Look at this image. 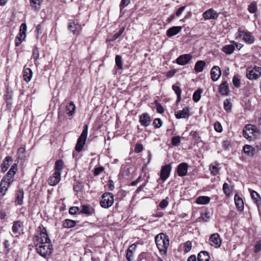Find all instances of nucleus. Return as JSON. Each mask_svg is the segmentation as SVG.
Listing matches in <instances>:
<instances>
[{
    "mask_svg": "<svg viewBox=\"0 0 261 261\" xmlns=\"http://www.w3.org/2000/svg\"><path fill=\"white\" fill-rule=\"evenodd\" d=\"M88 125L85 124L83 127L82 133L77 139L75 147V151H73L72 153V155L74 158H76L78 156V153L81 152L83 150L88 136Z\"/></svg>",
    "mask_w": 261,
    "mask_h": 261,
    "instance_id": "1",
    "label": "nucleus"
},
{
    "mask_svg": "<svg viewBox=\"0 0 261 261\" xmlns=\"http://www.w3.org/2000/svg\"><path fill=\"white\" fill-rule=\"evenodd\" d=\"M155 241L160 252L163 254H166L169 245L168 236L164 233H160L155 237Z\"/></svg>",
    "mask_w": 261,
    "mask_h": 261,
    "instance_id": "2",
    "label": "nucleus"
},
{
    "mask_svg": "<svg viewBox=\"0 0 261 261\" xmlns=\"http://www.w3.org/2000/svg\"><path fill=\"white\" fill-rule=\"evenodd\" d=\"M36 247L38 253L44 257L49 256L53 250L51 242H49V244L39 243L36 244Z\"/></svg>",
    "mask_w": 261,
    "mask_h": 261,
    "instance_id": "3",
    "label": "nucleus"
},
{
    "mask_svg": "<svg viewBox=\"0 0 261 261\" xmlns=\"http://www.w3.org/2000/svg\"><path fill=\"white\" fill-rule=\"evenodd\" d=\"M114 203V196L111 193L106 192L101 196L100 204L101 207L107 208L112 205Z\"/></svg>",
    "mask_w": 261,
    "mask_h": 261,
    "instance_id": "4",
    "label": "nucleus"
},
{
    "mask_svg": "<svg viewBox=\"0 0 261 261\" xmlns=\"http://www.w3.org/2000/svg\"><path fill=\"white\" fill-rule=\"evenodd\" d=\"M261 75V67L254 66L249 67L247 70V77L250 80H256Z\"/></svg>",
    "mask_w": 261,
    "mask_h": 261,
    "instance_id": "5",
    "label": "nucleus"
},
{
    "mask_svg": "<svg viewBox=\"0 0 261 261\" xmlns=\"http://www.w3.org/2000/svg\"><path fill=\"white\" fill-rule=\"evenodd\" d=\"M17 170V165L16 164H14L11 167L10 169L7 173V174L3 177L2 180L6 181L7 183L9 182V185L13 181V177Z\"/></svg>",
    "mask_w": 261,
    "mask_h": 261,
    "instance_id": "6",
    "label": "nucleus"
},
{
    "mask_svg": "<svg viewBox=\"0 0 261 261\" xmlns=\"http://www.w3.org/2000/svg\"><path fill=\"white\" fill-rule=\"evenodd\" d=\"M172 169L170 164H167L162 167L160 172V178L163 181L166 180L169 176Z\"/></svg>",
    "mask_w": 261,
    "mask_h": 261,
    "instance_id": "7",
    "label": "nucleus"
},
{
    "mask_svg": "<svg viewBox=\"0 0 261 261\" xmlns=\"http://www.w3.org/2000/svg\"><path fill=\"white\" fill-rule=\"evenodd\" d=\"M68 29L74 35H78L82 31L81 25L77 22L70 21L68 25Z\"/></svg>",
    "mask_w": 261,
    "mask_h": 261,
    "instance_id": "8",
    "label": "nucleus"
},
{
    "mask_svg": "<svg viewBox=\"0 0 261 261\" xmlns=\"http://www.w3.org/2000/svg\"><path fill=\"white\" fill-rule=\"evenodd\" d=\"M61 180V172L59 171H55V173L51 175L48 180L49 185L51 186H56Z\"/></svg>",
    "mask_w": 261,
    "mask_h": 261,
    "instance_id": "9",
    "label": "nucleus"
},
{
    "mask_svg": "<svg viewBox=\"0 0 261 261\" xmlns=\"http://www.w3.org/2000/svg\"><path fill=\"white\" fill-rule=\"evenodd\" d=\"M239 35L240 37H243V40L248 44H252L254 42V37L249 32H244L239 30Z\"/></svg>",
    "mask_w": 261,
    "mask_h": 261,
    "instance_id": "10",
    "label": "nucleus"
},
{
    "mask_svg": "<svg viewBox=\"0 0 261 261\" xmlns=\"http://www.w3.org/2000/svg\"><path fill=\"white\" fill-rule=\"evenodd\" d=\"M210 244L211 246L218 248L221 244V241L219 234L214 233L212 234L209 239Z\"/></svg>",
    "mask_w": 261,
    "mask_h": 261,
    "instance_id": "11",
    "label": "nucleus"
},
{
    "mask_svg": "<svg viewBox=\"0 0 261 261\" xmlns=\"http://www.w3.org/2000/svg\"><path fill=\"white\" fill-rule=\"evenodd\" d=\"M192 57L190 54H184L179 56L176 59V63L180 65L187 64L192 59Z\"/></svg>",
    "mask_w": 261,
    "mask_h": 261,
    "instance_id": "12",
    "label": "nucleus"
},
{
    "mask_svg": "<svg viewBox=\"0 0 261 261\" xmlns=\"http://www.w3.org/2000/svg\"><path fill=\"white\" fill-rule=\"evenodd\" d=\"M188 168V165L186 163L179 164L176 169L177 174L179 176H184L187 175Z\"/></svg>",
    "mask_w": 261,
    "mask_h": 261,
    "instance_id": "13",
    "label": "nucleus"
},
{
    "mask_svg": "<svg viewBox=\"0 0 261 261\" xmlns=\"http://www.w3.org/2000/svg\"><path fill=\"white\" fill-rule=\"evenodd\" d=\"M203 17L206 19H216L218 17V14L216 11L211 8L205 11L202 14Z\"/></svg>",
    "mask_w": 261,
    "mask_h": 261,
    "instance_id": "14",
    "label": "nucleus"
},
{
    "mask_svg": "<svg viewBox=\"0 0 261 261\" xmlns=\"http://www.w3.org/2000/svg\"><path fill=\"white\" fill-rule=\"evenodd\" d=\"M189 109L188 107H185L182 110H178L175 112V116L177 119L186 118L189 116Z\"/></svg>",
    "mask_w": 261,
    "mask_h": 261,
    "instance_id": "15",
    "label": "nucleus"
},
{
    "mask_svg": "<svg viewBox=\"0 0 261 261\" xmlns=\"http://www.w3.org/2000/svg\"><path fill=\"white\" fill-rule=\"evenodd\" d=\"M221 74L220 68L217 66H214L211 69V79L214 81H217Z\"/></svg>",
    "mask_w": 261,
    "mask_h": 261,
    "instance_id": "16",
    "label": "nucleus"
},
{
    "mask_svg": "<svg viewBox=\"0 0 261 261\" xmlns=\"http://www.w3.org/2000/svg\"><path fill=\"white\" fill-rule=\"evenodd\" d=\"M151 121V119L147 113H143L139 117V122L144 126L146 127L149 125Z\"/></svg>",
    "mask_w": 261,
    "mask_h": 261,
    "instance_id": "17",
    "label": "nucleus"
},
{
    "mask_svg": "<svg viewBox=\"0 0 261 261\" xmlns=\"http://www.w3.org/2000/svg\"><path fill=\"white\" fill-rule=\"evenodd\" d=\"M181 30L180 26L172 27L167 30L166 35L168 37H171L178 34Z\"/></svg>",
    "mask_w": 261,
    "mask_h": 261,
    "instance_id": "18",
    "label": "nucleus"
},
{
    "mask_svg": "<svg viewBox=\"0 0 261 261\" xmlns=\"http://www.w3.org/2000/svg\"><path fill=\"white\" fill-rule=\"evenodd\" d=\"M16 196V200H15V204L16 205H21L23 203V199L24 197V192L22 189H20L16 192L15 194Z\"/></svg>",
    "mask_w": 261,
    "mask_h": 261,
    "instance_id": "19",
    "label": "nucleus"
},
{
    "mask_svg": "<svg viewBox=\"0 0 261 261\" xmlns=\"http://www.w3.org/2000/svg\"><path fill=\"white\" fill-rule=\"evenodd\" d=\"M10 185L9 182L2 180L0 184V197H3L6 195V193L9 188Z\"/></svg>",
    "mask_w": 261,
    "mask_h": 261,
    "instance_id": "20",
    "label": "nucleus"
},
{
    "mask_svg": "<svg viewBox=\"0 0 261 261\" xmlns=\"http://www.w3.org/2000/svg\"><path fill=\"white\" fill-rule=\"evenodd\" d=\"M234 202L237 208L242 211L244 210V202L242 199L238 195L234 196Z\"/></svg>",
    "mask_w": 261,
    "mask_h": 261,
    "instance_id": "21",
    "label": "nucleus"
},
{
    "mask_svg": "<svg viewBox=\"0 0 261 261\" xmlns=\"http://www.w3.org/2000/svg\"><path fill=\"white\" fill-rule=\"evenodd\" d=\"M94 212V209L88 205H82L81 206V213H83L88 215H92Z\"/></svg>",
    "mask_w": 261,
    "mask_h": 261,
    "instance_id": "22",
    "label": "nucleus"
},
{
    "mask_svg": "<svg viewBox=\"0 0 261 261\" xmlns=\"http://www.w3.org/2000/svg\"><path fill=\"white\" fill-rule=\"evenodd\" d=\"M33 75L32 70L29 68H26L23 70V79L26 82H29L31 81Z\"/></svg>",
    "mask_w": 261,
    "mask_h": 261,
    "instance_id": "23",
    "label": "nucleus"
},
{
    "mask_svg": "<svg viewBox=\"0 0 261 261\" xmlns=\"http://www.w3.org/2000/svg\"><path fill=\"white\" fill-rule=\"evenodd\" d=\"M75 106L72 101H70L66 107V113L69 116H72L75 112Z\"/></svg>",
    "mask_w": 261,
    "mask_h": 261,
    "instance_id": "24",
    "label": "nucleus"
},
{
    "mask_svg": "<svg viewBox=\"0 0 261 261\" xmlns=\"http://www.w3.org/2000/svg\"><path fill=\"white\" fill-rule=\"evenodd\" d=\"M12 161V159L11 156H7L5 159L3 163L1 165V169L3 172H5L7 170L9 167V162Z\"/></svg>",
    "mask_w": 261,
    "mask_h": 261,
    "instance_id": "25",
    "label": "nucleus"
},
{
    "mask_svg": "<svg viewBox=\"0 0 261 261\" xmlns=\"http://www.w3.org/2000/svg\"><path fill=\"white\" fill-rule=\"evenodd\" d=\"M210 258L208 253L206 251H201L198 254V261H210Z\"/></svg>",
    "mask_w": 261,
    "mask_h": 261,
    "instance_id": "26",
    "label": "nucleus"
},
{
    "mask_svg": "<svg viewBox=\"0 0 261 261\" xmlns=\"http://www.w3.org/2000/svg\"><path fill=\"white\" fill-rule=\"evenodd\" d=\"M229 92L228 84L226 81H224L219 87V92L224 95L228 94Z\"/></svg>",
    "mask_w": 261,
    "mask_h": 261,
    "instance_id": "27",
    "label": "nucleus"
},
{
    "mask_svg": "<svg viewBox=\"0 0 261 261\" xmlns=\"http://www.w3.org/2000/svg\"><path fill=\"white\" fill-rule=\"evenodd\" d=\"M210 213L207 211H205L203 213H201L200 217L196 219L197 222H207L208 220L210 219Z\"/></svg>",
    "mask_w": 261,
    "mask_h": 261,
    "instance_id": "28",
    "label": "nucleus"
},
{
    "mask_svg": "<svg viewBox=\"0 0 261 261\" xmlns=\"http://www.w3.org/2000/svg\"><path fill=\"white\" fill-rule=\"evenodd\" d=\"M210 201V197L207 196H199L196 200V202L199 204H206Z\"/></svg>",
    "mask_w": 261,
    "mask_h": 261,
    "instance_id": "29",
    "label": "nucleus"
},
{
    "mask_svg": "<svg viewBox=\"0 0 261 261\" xmlns=\"http://www.w3.org/2000/svg\"><path fill=\"white\" fill-rule=\"evenodd\" d=\"M243 150L249 156H252L254 155V149L251 145H245L243 147Z\"/></svg>",
    "mask_w": 261,
    "mask_h": 261,
    "instance_id": "30",
    "label": "nucleus"
},
{
    "mask_svg": "<svg viewBox=\"0 0 261 261\" xmlns=\"http://www.w3.org/2000/svg\"><path fill=\"white\" fill-rule=\"evenodd\" d=\"M235 48V46L233 44H229L224 46L222 50L226 54L230 55L231 54Z\"/></svg>",
    "mask_w": 261,
    "mask_h": 261,
    "instance_id": "31",
    "label": "nucleus"
},
{
    "mask_svg": "<svg viewBox=\"0 0 261 261\" xmlns=\"http://www.w3.org/2000/svg\"><path fill=\"white\" fill-rule=\"evenodd\" d=\"M205 65V63L203 61H197L195 66V70L196 72H200L203 71V68Z\"/></svg>",
    "mask_w": 261,
    "mask_h": 261,
    "instance_id": "32",
    "label": "nucleus"
},
{
    "mask_svg": "<svg viewBox=\"0 0 261 261\" xmlns=\"http://www.w3.org/2000/svg\"><path fill=\"white\" fill-rule=\"evenodd\" d=\"M251 196L257 205L259 206L261 204V200L259 194L255 191L252 190L251 192Z\"/></svg>",
    "mask_w": 261,
    "mask_h": 261,
    "instance_id": "33",
    "label": "nucleus"
},
{
    "mask_svg": "<svg viewBox=\"0 0 261 261\" xmlns=\"http://www.w3.org/2000/svg\"><path fill=\"white\" fill-rule=\"evenodd\" d=\"M219 165V164L217 162H215L210 165V170L213 175H216L219 173V169L218 167Z\"/></svg>",
    "mask_w": 261,
    "mask_h": 261,
    "instance_id": "34",
    "label": "nucleus"
},
{
    "mask_svg": "<svg viewBox=\"0 0 261 261\" xmlns=\"http://www.w3.org/2000/svg\"><path fill=\"white\" fill-rule=\"evenodd\" d=\"M76 224V222L70 219H66L63 222V226L65 228H71Z\"/></svg>",
    "mask_w": 261,
    "mask_h": 261,
    "instance_id": "35",
    "label": "nucleus"
},
{
    "mask_svg": "<svg viewBox=\"0 0 261 261\" xmlns=\"http://www.w3.org/2000/svg\"><path fill=\"white\" fill-rule=\"evenodd\" d=\"M42 0H30L31 6L36 10H39Z\"/></svg>",
    "mask_w": 261,
    "mask_h": 261,
    "instance_id": "36",
    "label": "nucleus"
},
{
    "mask_svg": "<svg viewBox=\"0 0 261 261\" xmlns=\"http://www.w3.org/2000/svg\"><path fill=\"white\" fill-rule=\"evenodd\" d=\"M202 92V90L201 89H198L194 93L193 95V100L197 102L199 101L201 98V94Z\"/></svg>",
    "mask_w": 261,
    "mask_h": 261,
    "instance_id": "37",
    "label": "nucleus"
},
{
    "mask_svg": "<svg viewBox=\"0 0 261 261\" xmlns=\"http://www.w3.org/2000/svg\"><path fill=\"white\" fill-rule=\"evenodd\" d=\"M172 89L175 92V93L176 94L177 96V101L179 102L181 100V90L179 87L176 86V85H173L172 86Z\"/></svg>",
    "mask_w": 261,
    "mask_h": 261,
    "instance_id": "38",
    "label": "nucleus"
},
{
    "mask_svg": "<svg viewBox=\"0 0 261 261\" xmlns=\"http://www.w3.org/2000/svg\"><path fill=\"white\" fill-rule=\"evenodd\" d=\"M21 227V224L19 221L14 222L12 226V231L15 233H17Z\"/></svg>",
    "mask_w": 261,
    "mask_h": 261,
    "instance_id": "39",
    "label": "nucleus"
},
{
    "mask_svg": "<svg viewBox=\"0 0 261 261\" xmlns=\"http://www.w3.org/2000/svg\"><path fill=\"white\" fill-rule=\"evenodd\" d=\"M116 65L118 68L121 69L122 68L123 63L122 58L120 55H116L115 57Z\"/></svg>",
    "mask_w": 261,
    "mask_h": 261,
    "instance_id": "40",
    "label": "nucleus"
},
{
    "mask_svg": "<svg viewBox=\"0 0 261 261\" xmlns=\"http://www.w3.org/2000/svg\"><path fill=\"white\" fill-rule=\"evenodd\" d=\"M63 166V162L62 160H58L56 162L55 166V171H59L60 172V171L62 169Z\"/></svg>",
    "mask_w": 261,
    "mask_h": 261,
    "instance_id": "41",
    "label": "nucleus"
},
{
    "mask_svg": "<svg viewBox=\"0 0 261 261\" xmlns=\"http://www.w3.org/2000/svg\"><path fill=\"white\" fill-rule=\"evenodd\" d=\"M124 29V27H121L118 32L115 33L113 35L112 38L111 39V41H114L116 40L118 38H119L123 33Z\"/></svg>",
    "mask_w": 261,
    "mask_h": 261,
    "instance_id": "42",
    "label": "nucleus"
},
{
    "mask_svg": "<svg viewBox=\"0 0 261 261\" xmlns=\"http://www.w3.org/2000/svg\"><path fill=\"white\" fill-rule=\"evenodd\" d=\"M223 190L227 196H229L231 193V189L226 182H225L223 185Z\"/></svg>",
    "mask_w": 261,
    "mask_h": 261,
    "instance_id": "43",
    "label": "nucleus"
},
{
    "mask_svg": "<svg viewBox=\"0 0 261 261\" xmlns=\"http://www.w3.org/2000/svg\"><path fill=\"white\" fill-rule=\"evenodd\" d=\"M190 135L193 136V139L197 143L201 141L200 140L201 138L197 132L191 131L190 132Z\"/></svg>",
    "mask_w": 261,
    "mask_h": 261,
    "instance_id": "44",
    "label": "nucleus"
},
{
    "mask_svg": "<svg viewBox=\"0 0 261 261\" xmlns=\"http://www.w3.org/2000/svg\"><path fill=\"white\" fill-rule=\"evenodd\" d=\"M249 12L251 13H255L257 10L256 4L255 2L251 3L248 8Z\"/></svg>",
    "mask_w": 261,
    "mask_h": 261,
    "instance_id": "45",
    "label": "nucleus"
},
{
    "mask_svg": "<svg viewBox=\"0 0 261 261\" xmlns=\"http://www.w3.org/2000/svg\"><path fill=\"white\" fill-rule=\"evenodd\" d=\"M38 240L39 243H44V244H49V242H51L48 235L40 236V239Z\"/></svg>",
    "mask_w": 261,
    "mask_h": 261,
    "instance_id": "46",
    "label": "nucleus"
},
{
    "mask_svg": "<svg viewBox=\"0 0 261 261\" xmlns=\"http://www.w3.org/2000/svg\"><path fill=\"white\" fill-rule=\"evenodd\" d=\"M38 231L39 232L40 236L48 235L46 228L42 225H39L38 227Z\"/></svg>",
    "mask_w": 261,
    "mask_h": 261,
    "instance_id": "47",
    "label": "nucleus"
},
{
    "mask_svg": "<svg viewBox=\"0 0 261 261\" xmlns=\"http://www.w3.org/2000/svg\"><path fill=\"white\" fill-rule=\"evenodd\" d=\"M224 108L226 111H230L231 108V104L228 99L224 101Z\"/></svg>",
    "mask_w": 261,
    "mask_h": 261,
    "instance_id": "48",
    "label": "nucleus"
},
{
    "mask_svg": "<svg viewBox=\"0 0 261 261\" xmlns=\"http://www.w3.org/2000/svg\"><path fill=\"white\" fill-rule=\"evenodd\" d=\"M162 124V120L160 118H155L153 122V125L155 128H160Z\"/></svg>",
    "mask_w": 261,
    "mask_h": 261,
    "instance_id": "49",
    "label": "nucleus"
},
{
    "mask_svg": "<svg viewBox=\"0 0 261 261\" xmlns=\"http://www.w3.org/2000/svg\"><path fill=\"white\" fill-rule=\"evenodd\" d=\"M185 252L187 253L189 252L192 248V243L190 241H187L184 245Z\"/></svg>",
    "mask_w": 261,
    "mask_h": 261,
    "instance_id": "50",
    "label": "nucleus"
},
{
    "mask_svg": "<svg viewBox=\"0 0 261 261\" xmlns=\"http://www.w3.org/2000/svg\"><path fill=\"white\" fill-rule=\"evenodd\" d=\"M83 186L82 184L80 182H76L73 186V190L74 191L79 192L82 190Z\"/></svg>",
    "mask_w": 261,
    "mask_h": 261,
    "instance_id": "51",
    "label": "nucleus"
},
{
    "mask_svg": "<svg viewBox=\"0 0 261 261\" xmlns=\"http://www.w3.org/2000/svg\"><path fill=\"white\" fill-rule=\"evenodd\" d=\"M172 144L174 146H177L180 142V138L179 136L173 137L172 138Z\"/></svg>",
    "mask_w": 261,
    "mask_h": 261,
    "instance_id": "52",
    "label": "nucleus"
},
{
    "mask_svg": "<svg viewBox=\"0 0 261 261\" xmlns=\"http://www.w3.org/2000/svg\"><path fill=\"white\" fill-rule=\"evenodd\" d=\"M39 57V53L38 48L35 46L33 49V58L34 60H37Z\"/></svg>",
    "mask_w": 261,
    "mask_h": 261,
    "instance_id": "53",
    "label": "nucleus"
},
{
    "mask_svg": "<svg viewBox=\"0 0 261 261\" xmlns=\"http://www.w3.org/2000/svg\"><path fill=\"white\" fill-rule=\"evenodd\" d=\"M155 104L156 106V111L158 113L162 114L164 113V110L163 106L161 103H159L157 101H155Z\"/></svg>",
    "mask_w": 261,
    "mask_h": 261,
    "instance_id": "54",
    "label": "nucleus"
},
{
    "mask_svg": "<svg viewBox=\"0 0 261 261\" xmlns=\"http://www.w3.org/2000/svg\"><path fill=\"white\" fill-rule=\"evenodd\" d=\"M232 83L233 85L238 88L240 86V79L236 76H234L232 79Z\"/></svg>",
    "mask_w": 261,
    "mask_h": 261,
    "instance_id": "55",
    "label": "nucleus"
},
{
    "mask_svg": "<svg viewBox=\"0 0 261 261\" xmlns=\"http://www.w3.org/2000/svg\"><path fill=\"white\" fill-rule=\"evenodd\" d=\"M130 3V0H121L120 4V9L122 10L125 7H126Z\"/></svg>",
    "mask_w": 261,
    "mask_h": 261,
    "instance_id": "56",
    "label": "nucleus"
},
{
    "mask_svg": "<svg viewBox=\"0 0 261 261\" xmlns=\"http://www.w3.org/2000/svg\"><path fill=\"white\" fill-rule=\"evenodd\" d=\"M168 205V201L166 199H163L159 204V206L161 208H165Z\"/></svg>",
    "mask_w": 261,
    "mask_h": 261,
    "instance_id": "57",
    "label": "nucleus"
},
{
    "mask_svg": "<svg viewBox=\"0 0 261 261\" xmlns=\"http://www.w3.org/2000/svg\"><path fill=\"white\" fill-rule=\"evenodd\" d=\"M80 210L79 207L72 206L71 207L69 210V213L71 215H75Z\"/></svg>",
    "mask_w": 261,
    "mask_h": 261,
    "instance_id": "58",
    "label": "nucleus"
},
{
    "mask_svg": "<svg viewBox=\"0 0 261 261\" xmlns=\"http://www.w3.org/2000/svg\"><path fill=\"white\" fill-rule=\"evenodd\" d=\"M24 39V38H23V36H20L18 34L15 39V45L16 46H18L21 44V43Z\"/></svg>",
    "mask_w": 261,
    "mask_h": 261,
    "instance_id": "59",
    "label": "nucleus"
},
{
    "mask_svg": "<svg viewBox=\"0 0 261 261\" xmlns=\"http://www.w3.org/2000/svg\"><path fill=\"white\" fill-rule=\"evenodd\" d=\"M12 91H7L6 94L5 95V98L6 101L7 100H11L12 98Z\"/></svg>",
    "mask_w": 261,
    "mask_h": 261,
    "instance_id": "60",
    "label": "nucleus"
},
{
    "mask_svg": "<svg viewBox=\"0 0 261 261\" xmlns=\"http://www.w3.org/2000/svg\"><path fill=\"white\" fill-rule=\"evenodd\" d=\"M214 128L216 131L217 132H221L222 131V127L221 125V124L218 122H216L214 124Z\"/></svg>",
    "mask_w": 261,
    "mask_h": 261,
    "instance_id": "61",
    "label": "nucleus"
},
{
    "mask_svg": "<svg viewBox=\"0 0 261 261\" xmlns=\"http://www.w3.org/2000/svg\"><path fill=\"white\" fill-rule=\"evenodd\" d=\"M143 145L141 144H137L135 147V151L137 153H140L143 150Z\"/></svg>",
    "mask_w": 261,
    "mask_h": 261,
    "instance_id": "62",
    "label": "nucleus"
},
{
    "mask_svg": "<svg viewBox=\"0 0 261 261\" xmlns=\"http://www.w3.org/2000/svg\"><path fill=\"white\" fill-rule=\"evenodd\" d=\"M133 257V252L130 251V250H127L126 253V258L128 261H131Z\"/></svg>",
    "mask_w": 261,
    "mask_h": 261,
    "instance_id": "63",
    "label": "nucleus"
},
{
    "mask_svg": "<svg viewBox=\"0 0 261 261\" xmlns=\"http://www.w3.org/2000/svg\"><path fill=\"white\" fill-rule=\"evenodd\" d=\"M103 170V168L99 167L95 169L94 174L95 175H98L100 174Z\"/></svg>",
    "mask_w": 261,
    "mask_h": 261,
    "instance_id": "64",
    "label": "nucleus"
}]
</instances>
